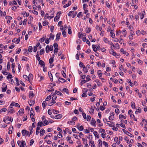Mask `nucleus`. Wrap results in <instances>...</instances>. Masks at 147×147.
Here are the masks:
<instances>
[{
	"mask_svg": "<svg viewBox=\"0 0 147 147\" xmlns=\"http://www.w3.org/2000/svg\"><path fill=\"white\" fill-rule=\"evenodd\" d=\"M26 145V143L25 141L23 140L21 141V144L20 146V147H24Z\"/></svg>",
	"mask_w": 147,
	"mask_h": 147,
	"instance_id": "9b49d317",
	"label": "nucleus"
},
{
	"mask_svg": "<svg viewBox=\"0 0 147 147\" xmlns=\"http://www.w3.org/2000/svg\"><path fill=\"white\" fill-rule=\"evenodd\" d=\"M94 111V109H92V108H91L89 110V112L90 113H93Z\"/></svg>",
	"mask_w": 147,
	"mask_h": 147,
	"instance_id": "bf43d9fd",
	"label": "nucleus"
},
{
	"mask_svg": "<svg viewBox=\"0 0 147 147\" xmlns=\"http://www.w3.org/2000/svg\"><path fill=\"white\" fill-rule=\"evenodd\" d=\"M27 133H28V131H27L26 130L23 129L22 131V133L23 136H25L26 135Z\"/></svg>",
	"mask_w": 147,
	"mask_h": 147,
	"instance_id": "9d476101",
	"label": "nucleus"
},
{
	"mask_svg": "<svg viewBox=\"0 0 147 147\" xmlns=\"http://www.w3.org/2000/svg\"><path fill=\"white\" fill-rule=\"evenodd\" d=\"M45 38L44 37H43L40 38L39 40V41L40 42L42 43L44 42V41L45 40Z\"/></svg>",
	"mask_w": 147,
	"mask_h": 147,
	"instance_id": "864d4df0",
	"label": "nucleus"
},
{
	"mask_svg": "<svg viewBox=\"0 0 147 147\" xmlns=\"http://www.w3.org/2000/svg\"><path fill=\"white\" fill-rule=\"evenodd\" d=\"M91 124L92 125L95 127L96 126V123L94 119L92 118V119Z\"/></svg>",
	"mask_w": 147,
	"mask_h": 147,
	"instance_id": "20e7f679",
	"label": "nucleus"
},
{
	"mask_svg": "<svg viewBox=\"0 0 147 147\" xmlns=\"http://www.w3.org/2000/svg\"><path fill=\"white\" fill-rule=\"evenodd\" d=\"M93 134L96 137H97L98 138H99V135L97 131H94L93 132Z\"/></svg>",
	"mask_w": 147,
	"mask_h": 147,
	"instance_id": "dca6fc26",
	"label": "nucleus"
},
{
	"mask_svg": "<svg viewBox=\"0 0 147 147\" xmlns=\"http://www.w3.org/2000/svg\"><path fill=\"white\" fill-rule=\"evenodd\" d=\"M39 64L42 67L45 66V64L44 62L42 60H40L39 61Z\"/></svg>",
	"mask_w": 147,
	"mask_h": 147,
	"instance_id": "6e6552de",
	"label": "nucleus"
},
{
	"mask_svg": "<svg viewBox=\"0 0 147 147\" xmlns=\"http://www.w3.org/2000/svg\"><path fill=\"white\" fill-rule=\"evenodd\" d=\"M54 60L53 57L50 58L49 60V63L51 64L53 62Z\"/></svg>",
	"mask_w": 147,
	"mask_h": 147,
	"instance_id": "bb28decb",
	"label": "nucleus"
},
{
	"mask_svg": "<svg viewBox=\"0 0 147 147\" xmlns=\"http://www.w3.org/2000/svg\"><path fill=\"white\" fill-rule=\"evenodd\" d=\"M61 33H57L56 36V40H59L60 38V36L61 35Z\"/></svg>",
	"mask_w": 147,
	"mask_h": 147,
	"instance_id": "6ab92c4d",
	"label": "nucleus"
},
{
	"mask_svg": "<svg viewBox=\"0 0 147 147\" xmlns=\"http://www.w3.org/2000/svg\"><path fill=\"white\" fill-rule=\"evenodd\" d=\"M114 30H111V31L110 32V34H111V36L112 38H114V37L115 36V34L113 32V31Z\"/></svg>",
	"mask_w": 147,
	"mask_h": 147,
	"instance_id": "412c9836",
	"label": "nucleus"
},
{
	"mask_svg": "<svg viewBox=\"0 0 147 147\" xmlns=\"http://www.w3.org/2000/svg\"><path fill=\"white\" fill-rule=\"evenodd\" d=\"M68 123H69L70 122V124L72 125H74L75 123V122L74 121H68Z\"/></svg>",
	"mask_w": 147,
	"mask_h": 147,
	"instance_id": "e2e57ef3",
	"label": "nucleus"
},
{
	"mask_svg": "<svg viewBox=\"0 0 147 147\" xmlns=\"http://www.w3.org/2000/svg\"><path fill=\"white\" fill-rule=\"evenodd\" d=\"M50 51V46L47 45L46 47V51L47 53H48Z\"/></svg>",
	"mask_w": 147,
	"mask_h": 147,
	"instance_id": "2eb2a0df",
	"label": "nucleus"
},
{
	"mask_svg": "<svg viewBox=\"0 0 147 147\" xmlns=\"http://www.w3.org/2000/svg\"><path fill=\"white\" fill-rule=\"evenodd\" d=\"M59 18L60 16L59 17L57 16H55L54 18V21L55 22L57 21Z\"/></svg>",
	"mask_w": 147,
	"mask_h": 147,
	"instance_id": "de8ad7c7",
	"label": "nucleus"
},
{
	"mask_svg": "<svg viewBox=\"0 0 147 147\" xmlns=\"http://www.w3.org/2000/svg\"><path fill=\"white\" fill-rule=\"evenodd\" d=\"M12 78V76L11 75V74L10 73L7 76V79H11Z\"/></svg>",
	"mask_w": 147,
	"mask_h": 147,
	"instance_id": "c9c22d12",
	"label": "nucleus"
},
{
	"mask_svg": "<svg viewBox=\"0 0 147 147\" xmlns=\"http://www.w3.org/2000/svg\"><path fill=\"white\" fill-rule=\"evenodd\" d=\"M138 2V0H132V2L131 3V5L133 6L135 4H136Z\"/></svg>",
	"mask_w": 147,
	"mask_h": 147,
	"instance_id": "4468645a",
	"label": "nucleus"
},
{
	"mask_svg": "<svg viewBox=\"0 0 147 147\" xmlns=\"http://www.w3.org/2000/svg\"><path fill=\"white\" fill-rule=\"evenodd\" d=\"M31 128V129L30 128V134H29V136H30V135L34 131V130H33V128Z\"/></svg>",
	"mask_w": 147,
	"mask_h": 147,
	"instance_id": "4c0bfd02",
	"label": "nucleus"
},
{
	"mask_svg": "<svg viewBox=\"0 0 147 147\" xmlns=\"http://www.w3.org/2000/svg\"><path fill=\"white\" fill-rule=\"evenodd\" d=\"M122 130L123 131V132L125 133L127 135H128L129 136L131 137H133L134 136L131 134L129 132L126 130H125V129H122Z\"/></svg>",
	"mask_w": 147,
	"mask_h": 147,
	"instance_id": "f03ea898",
	"label": "nucleus"
},
{
	"mask_svg": "<svg viewBox=\"0 0 147 147\" xmlns=\"http://www.w3.org/2000/svg\"><path fill=\"white\" fill-rule=\"evenodd\" d=\"M57 97L56 96H54L52 98V100L51 101V103L55 104L56 103V101H55L57 98Z\"/></svg>",
	"mask_w": 147,
	"mask_h": 147,
	"instance_id": "39448f33",
	"label": "nucleus"
},
{
	"mask_svg": "<svg viewBox=\"0 0 147 147\" xmlns=\"http://www.w3.org/2000/svg\"><path fill=\"white\" fill-rule=\"evenodd\" d=\"M91 119V117L90 115H87L86 117V120L88 121H89Z\"/></svg>",
	"mask_w": 147,
	"mask_h": 147,
	"instance_id": "c03bdc74",
	"label": "nucleus"
},
{
	"mask_svg": "<svg viewBox=\"0 0 147 147\" xmlns=\"http://www.w3.org/2000/svg\"><path fill=\"white\" fill-rule=\"evenodd\" d=\"M59 80H61V81H60V82H61L62 83H63V82L64 83L66 82V80L65 79H63L62 78H61L59 77Z\"/></svg>",
	"mask_w": 147,
	"mask_h": 147,
	"instance_id": "b1692460",
	"label": "nucleus"
},
{
	"mask_svg": "<svg viewBox=\"0 0 147 147\" xmlns=\"http://www.w3.org/2000/svg\"><path fill=\"white\" fill-rule=\"evenodd\" d=\"M59 134H58L57 135V136L59 138H60L62 137V135L60 133V132H59Z\"/></svg>",
	"mask_w": 147,
	"mask_h": 147,
	"instance_id": "0e129e2a",
	"label": "nucleus"
},
{
	"mask_svg": "<svg viewBox=\"0 0 147 147\" xmlns=\"http://www.w3.org/2000/svg\"><path fill=\"white\" fill-rule=\"evenodd\" d=\"M55 36L54 35H53L52 33H51L50 34V37L49 39L51 38L52 40H53L54 39Z\"/></svg>",
	"mask_w": 147,
	"mask_h": 147,
	"instance_id": "a878e982",
	"label": "nucleus"
},
{
	"mask_svg": "<svg viewBox=\"0 0 147 147\" xmlns=\"http://www.w3.org/2000/svg\"><path fill=\"white\" fill-rule=\"evenodd\" d=\"M96 29L97 30H98L100 31H101L102 30V28L100 27H99L98 25H96Z\"/></svg>",
	"mask_w": 147,
	"mask_h": 147,
	"instance_id": "79ce46f5",
	"label": "nucleus"
},
{
	"mask_svg": "<svg viewBox=\"0 0 147 147\" xmlns=\"http://www.w3.org/2000/svg\"><path fill=\"white\" fill-rule=\"evenodd\" d=\"M63 91L65 92H66V93L68 94H69V93L68 92V89L66 88H64L62 90Z\"/></svg>",
	"mask_w": 147,
	"mask_h": 147,
	"instance_id": "c85d7f7f",
	"label": "nucleus"
},
{
	"mask_svg": "<svg viewBox=\"0 0 147 147\" xmlns=\"http://www.w3.org/2000/svg\"><path fill=\"white\" fill-rule=\"evenodd\" d=\"M43 123L45 124L46 125H47L49 124V122L46 120H44Z\"/></svg>",
	"mask_w": 147,
	"mask_h": 147,
	"instance_id": "774afa93",
	"label": "nucleus"
},
{
	"mask_svg": "<svg viewBox=\"0 0 147 147\" xmlns=\"http://www.w3.org/2000/svg\"><path fill=\"white\" fill-rule=\"evenodd\" d=\"M45 53V51L44 49H41L40 51V55H42Z\"/></svg>",
	"mask_w": 147,
	"mask_h": 147,
	"instance_id": "393cba45",
	"label": "nucleus"
},
{
	"mask_svg": "<svg viewBox=\"0 0 147 147\" xmlns=\"http://www.w3.org/2000/svg\"><path fill=\"white\" fill-rule=\"evenodd\" d=\"M34 142V141L33 139H31L30 142V146H31L32 145Z\"/></svg>",
	"mask_w": 147,
	"mask_h": 147,
	"instance_id": "4d7b16f0",
	"label": "nucleus"
},
{
	"mask_svg": "<svg viewBox=\"0 0 147 147\" xmlns=\"http://www.w3.org/2000/svg\"><path fill=\"white\" fill-rule=\"evenodd\" d=\"M62 34L63 36L64 37H65L66 36V32L65 30H63L62 32Z\"/></svg>",
	"mask_w": 147,
	"mask_h": 147,
	"instance_id": "052dcab7",
	"label": "nucleus"
},
{
	"mask_svg": "<svg viewBox=\"0 0 147 147\" xmlns=\"http://www.w3.org/2000/svg\"><path fill=\"white\" fill-rule=\"evenodd\" d=\"M48 22L46 20L44 21L43 22V26H46V25H48Z\"/></svg>",
	"mask_w": 147,
	"mask_h": 147,
	"instance_id": "a18cd8bd",
	"label": "nucleus"
},
{
	"mask_svg": "<svg viewBox=\"0 0 147 147\" xmlns=\"http://www.w3.org/2000/svg\"><path fill=\"white\" fill-rule=\"evenodd\" d=\"M109 119L110 120H113L114 119V117L110 116L109 117Z\"/></svg>",
	"mask_w": 147,
	"mask_h": 147,
	"instance_id": "13d9d810",
	"label": "nucleus"
},
{
	"mask_svg": "<svg viewBox=\"0 0 147 147\" xmlns=\"http://www.w3.org/2000/svg\"><path fill=\"white\" fill-rule=\"evenodd\" d=\"M99 130L100 131V132L101 133H102V132H103V133H104L105 132V130L103 129H100Z\"/></svg>",
	"mask_w": 147,
	"mask_h": 147,
	"instance_id": "a19ab883",
	"label": "nucleus"
},
{
	"mask_svg": "<svg viewBox=\"0 0 147 147\" xmlns=\"http://www.w3.org/2000/svg\"><path fill=\"white\" fill-rule=\"evenodd\" d=\"M91 29L90 28H86V30H85V31L87 33H89L90 31H91Z\"/></svg>",
	"mask_w": 147,
	"mask_h": 147,
	"instance_id": "5701e85b",
	"label": "nucleus"
},
{
	"mask_svg": "<svg viewBox=\"0 0 147 147\" xmlns=\"http://www.w3.org/2000/svg\"><path fill=\"white\" fill-rule=\"evenodd\" d=\"M77 12H74L73 11H69L68 16H71L73 15L72 18H74L76 15L77 14Z\"/></svg>",
	"mask_w": 147,
	"mask_h": 147,
	"instance_id": "f257e3e1",
	"label": "nucleus"
},
{
	"mask_svg": "<svg viewBox=\"0 0 147 147\" xmlns=\"http://www.w3.org/2000/svg\"><path fill=\"white\" fill-rule=\"evenodd\" d=\"M98 142L99 143L98 144V147H101L102 146V142L100 139H99L98 140Z\"/></svg>",
	"mask_w": 147,
	"mask_h": 147,
	"instance_id": "a211bd4d",
	"label": "nucleus"
},
{
	"mask_svg": "<svg viewBox=\"0 0 147 147\" xmlns=\"http://www.w3.org/2000/svg\"><path fill=\"white\" fill-rule=\"evenodd\" d=\"M43 125H43V123L42 122L40 121L37 123V126H38L42 127Z\"/></svg>",
	"mask_w": 147,
	"mask_h": 147,
	"instance_id": "4be33fe9",
	"label": "nucleus"
},
{
	"mask_svg": "<svg viewBox=\"0 0 147 147\" xmlns=\"http://www.w3.org/2000/svg\"><path fill=\"white\" fill-rule=\"evenodd\" d=\"M24 109H21L18 112L19 114L20 115H21V114H23L24 113Z\"/></svg>",
	"mask_w": 147,
	"mask_h": 147,
	"instance_id": "f3484780",
	"label": "nucleus"
},
{
	"mask_svg": "<svg viewBox=\"0 0 147 147\" xmlns=\"http://www.w3.org/2000/svg\"><path fill=\"white\" fill-rule=\"evenodd\" d=\"M34 96V94L32 92L30 91L29 92V98L31 97L32 98Z\"/></svg>",
	"mask_w": 147,
	"mask_h": 147,
	"instance_id": "f8f14e48",
	"label": "nucleus"
},
{
	"mask_svg": "<svg viewBox=\"0 0 147 147\" xmlns=\"http://www.w3.org/2000/svg\"><path fill=\"white\" fill-rule=\"evenodd\" d=\"M101 70H98L97 71L98 74V75L99 76V77L101 80H104V78H101L102 77V73H101Z\"/></svg>",
	"mask_w": 147,
	"mask_h": 147,
	"instance_id": "423d86ee",
	"label": "nucleus"
},
{
	"mask_svg": "<svg viewBox=\"0 0 147 147\" xmlns=\"http://www.w3.org/2000/svg\"><path fill=\"white\" fill-rule=\"evenodd\" d=\"M2 73L4 75H7V74L6 72V70L5 69V71H2Z\"/></svg>",
	"mask_w": 147,
	"mask_h": 147,
	"instance_id": "69168bd1",
	"label": "nucleus"
},
{
	"mask_svg": "<svg viewBox=\"0 0 147 147\" xmlns=\"http://www.w3.org/2000/svg\"><path fill=\"white\" fill-rule=\"evenodd\" d=\"M11 145L12 147H14L15 146V145L14 144V142L13 139L12 140L11 142Z\"/></svg>",
	"mask_w": 147,
	"mask_h": 147,
	"instance_id": "680f3d73",
	"label": "nucleus"
},
{
	"mask_svg": "<svg viewBox=\"0 0 147 147\" xmlns=\"http://www.w3.org/2000/svg\"><path fill=\"white\" fill-rule=\"evenodd\" d=\"M45 132V130L43 129H41L40 131V136H42Z\"/></svg>",
	"mask_w": 147,
	"mask_h": 147,
	"instance_id": "1a4fd4ad",
	"label": "nucleus"
},
{
	"mask_svg": "<svg viewBox=\"0 0 147 147\" xmlns=\"http://www.w3.org/2000/svg\"><path fill=\"white\" fill-rule=\"evenodd\" d=\"M92 47L93 50L94 52H96L97 51V49L96 47V46L95 45H92Z\"/></svg>",
	"mask_w": 147,
	"mask_h": 147,
	"instance_id": "aec40b11",
	"label": "nucleus"
},
{
	"mask_svg": "<svg viewBox=\"0 0 147 147\" xmlns=\"http://www.w3.org/2000/svg\"><path fill=\"white\" fill-rule=\"evenodd\" d=\"M7 109L6 108H3L0 110V113L2 112H5L6 111Z\"/></svg>",
	"mask_w": 147,
	"mask_h": 147,
	"instance_id": "72a5a7b5",
	"label": "nucleus"
},
{
	"mask_svg": "<svg viewBox=\"0 0 147 147\" xmlns=\"http://www.w3.org/2000/svg\"><path fill=\"white\" fill-rule=\"evenodd\" d=\"M62 117V115L61 114H58L56 115L55 118L56 119H61Z\"/></svg>",
	"mask_w": 147,
	"mask_h": 147,
	"instance_id": "0eeeda50",
	"label": "nucleus"
},
{
	"mask_svg": "<svg viewBox=\"0 0 147 147\" xmlns=\"http://www.w3.org/2000/svg\"><path fill=\"white\" fill-rule=\"evenodd\" d=\"M110 53L114 56H115L117 55L116 53L115 52L113 51H110Z\"/></svg>",
	"mask_w": 147,
	"mask_h": 147,
	"instance_id": "c756f323",
	"label": "nucleus"
},
{
	"mask_svg": "<svg viewBox=\"0 0 147 147\" xmlns=\"http://www.w3.org/2000/svg\"><path fill=\"white\" fill-rule=\"evenodd\" d=\"M82 97H86L87 96V93L86 92L83 93L82 95Z\"/></svg>",
	"mask_w": 147,
	"mask_h": 147,
	"instance_id": "6e6d98bb",
	"label": "nucleus"
},
{
	"mask_svg": "<svg viewBox=\"0 0 147 147\" xmlns=\"http://www.w3.org/2000/svg\"><path fill=\"white\" fill-rule=\"evenodd\" d=\"M36 57L37 60H38V61L40 60V58L39 55L38 54H36Z\"/></svg>",
	"mask_w": 147,
	"mask_h": 147,
	"instance_id": "ea45409f",
	"label": "nucleus"
},
{
	"mask_svg": "<svg viewBox=\"0 0 147 147\" xmlns=\"http://www.w3.org/2000/svg\"><path fill=\"white\" fill-rule=\"evenodd\" d=\"M42 106L43 108L45 107L46 105V102L45 101H44L42 103Z\"/></svg>",
	"mask_w": 147,
	"mask_h": 147,
	"instance_id": "09e8293b",
	"label": "nucleus"
},
{
	"mask_svg": "<svg viewBox=\"0 0 147 147\" xmlns=\"http://www.w3.org/2000/svg\"><path fill=\"white\" fill-rule=\"evenodd\" d=\"M10 64H9V62H8L7 63V69L8 70H9L10 68Z\"/></svg>",
	"mask_w": 147,
	"mask_h": 147,
	"instance_id": "5fc2aeb1",
	"label": "nucleus"
},
{
	"mask_svg": "<svg viewBox=\"0 0 147 147\" xmlns=\"http://www.w3.org/2000/svg\"><path fill=\"white\" fill-rule=\"evenodd\" d=\"M131 107L132 108L135 109L136 107H135V103L134 102H131Z\"/></svg>",
	"mask_w": 147,
	"mask_h": 147,
	"instance_id": "cd10ccee",
	"label": "nucleus"
},
{
	"mask_svg": "<svg viewBox=\"0 0 147 147\" xmlns=\"http://www.w3.org/2000/svg\"><path fill=\"white\" fill-rule=\"evenodd\" d=\"M78 129L80 131H82L84 129V127L82 125H81L78 128Z\"/></svg>",
	"mask_w": 147,
	"mask_h": 147,
	"instance_id": "f704fd0d",
	"label": "nucleus"
},
{
	"mask_svg": "<svg viewBox=\"0 0 147 147\" xmlns=\"http://www.w3.org/2000/svg\"><path fill=\"white\" fill-rule=\"evenodd\" d=\"M87 82V81L86 80H84L83 79V80H82L81 82V85H82L83 83H85Z\"/></svg>",
	"mask_w": 147,
	"mask_h": 147,
	"instance_id": "3c124183",
	"label": "nucleus"
},
{
	"mask_svg": "<svg viewBox=\"0 0 147 147\" xmlns=\"http://www.w3.org/2000/svg\"><path fill=\"white\" fill-rule=\"evenodd\" d=\"M21 14H22L24 16V15H26V16L28 17L29 16V13L27 14L26 11H24L23 13H21Z\"/></svg>",
	"mask_w": 147,
	"mask_h": 147,
	"instance_id": "473e14b6",
	"label": "nucleus"
},
{
	"mask_svg": "<svg viewBox=\"0 0 147 147\" xmlns=\"http://www.w3.org/2000/svg\"><path fill=\"white\" fill-rule=\"evenodd\" d=\"M62 74L63 75V77L64 78H65L66 77V74L64 73L63 71H61Z\"/></svg>",
	"mask_w": 147,
	"mask_h": 147,
	"instance_id": "603ef678",
	"label": "nucleus"
},
{
	"mask_svg": "<svg viewBox=\"0 0 147 147\" xmlns=\"http://www.w3.org/2000/svg\"><path fill=\"white\" fill-rule=\"evenodd\" d=\"M68 33L69 34H71V33H72V32H71V29L70 28H68Z\"/></svg>",
	"mask_w": 147,
	"mask_h": 147,
	"instance_id": "338daca9",
	"label": "nucleus"
},
{
	"mask_svg": "<svg viewBox=\"0 0 147 147\" xmlns=\"http://www.w3.org/2000/svg\"><path fill=\"white\" fill-rule=\"evenodd\" d=\"M119 119H121V118H123L124 119H125L126 118V116H124L122 115H120L119 116Z\"/></svg>",
	"mask_w": 147,
	"mask_h": 147,
	"instance_id": "2f4dec72",
	"label": "nucleus"
},
{
	"mask_svg": "<svg viewBox=\"0 0 147 147\" xmlns=\"http://www.w3.org/2000/svg\"><path fill=\"white\" fill-rule=\"evenodd\" d=\"M103 144L105 146V147H108V144L107 142H106L105 141H103Z\"/></svg>",
	"mask_w": 147,
	"mask_h": 147,
	"instance_id": "8fccbe9b",
	"label": "nucleus"
},
{
	"mask_svg": "<svg viewBox=\"0 0 147 147\" xmlns=\"http://www.w3.org/2000/svg\"><path fill=\"white\" fill-rule=\"evenodd\" d=\"M86 34L85 33H84L82 34L80 33V32L78 33V37L80 38L81 37V36H86Z\"/></svg>",
	"mask_w": 147,
	"mask_h": 147,
	"instance_id": "ddd939ff",
	"label": "nucleus"
},
{
	"mask_svg": "<svg viewBox=\"0 0 147 147\" xmlns=\"http://www.w3.org/2000/svg\"><path fill=\"white\" fill-rule=\"evenodd\" d=\"M51 98V96L49 95L45 99V100L46 101H48L49 100H50Z\"/></svg>",
	"mask_w": 147,
	"mask_h": 147,
	"instance_id": "37998d69",
	"label": "nucleus"
},
{
	"mask_svg": "<svg viewBox=\"0 0 147 147\" xmlns=\"http://www.w3.org/2000/svg\"><path fill=\"white\" fill-rule=\"evenodd\" d=\"M109 44L112 46L111 47V48L112 49V47H115L114 45L113 44V43L111 41L108 42Z\"/></svg>",
	"mask_w": 147,
	"mask_h": 147,
	"instance_id": "e433bc0d",
	"label": "nucleus"
},
{
	"mask_svg": "<svg viewBox=\"0 0 147 147\" xmlns=\"http://www.w3.org/2000/svg\"><path fill=\"white\" fill-rule=\"evenodd\" d=\"M33 79L32 74H29L28 77V79L29 82L30 83V81L32 80Z\"/></svg>",
	"mask_w": 147,
	"mask_h": 147,
	"instance_id": "7ed1b4c3",
	"label": "nucleus"
},
{
	"mask_svg": "<svg viewBox=\"0 0 147 147\" xmlns=\"http://www.w3.org/2000/svg\"><path fill=\"white\" fill-rule=\"evenodd\" d=\"M49 38H46V39L45 40V42L46 44H48L49 43Z\"/></svg>",
	"mask_w": 147,
	"mask_h": 147,
	"instance_id": "58836bf2",
	"label": "nucleus"
},
{
	"mask_svg": "<svg viewBox=\"0 0 147 147\" xmlns=\"http://www.w3.org/2000/svg\"><path fill=\"white\" fill-rule=\"evenodd\" d=\"M105 107H103L102 106H100V109L101 111H103L105 109Z\"/></svg>",
	"mask_w": 147,
	"mask_h": 147,
	"instance_id": "49530a36",
	"label": "nucleus"
},
{
	"mask_svg": "<svg viewBox=\"0 0 147 147\" xmlns=\"http://www.w3.org/2000/svg\"><path fill=\"white\" fill-rule=\"evenodd\" d=\"M28 51L29 52H31L32 51V47L31 46H29L28 47Z\"/></svg>",
	"mask_w": 147,
	"mask_h": 147,
	"instance_id": "7c9ffc66",
	"label": "nucleus"
}]
</instances>
